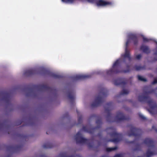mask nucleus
I'll return each mask as SVG.
<instances>
[{
    "label": "nucleus",
    "mask_w": 157,
    "mask_h": 157,
    "mask_svg": "<svg viewBox=\"0 0 157 157\" xmlns=\"http://www.w3.org/2000/svg\"><path fill=\"white\" fill-rule=\"evenodd\" d=\"M128 41H127V42L126 43V45H127L128 44Z\"/></svg>",
    "instance_id": "ddd939ff"
},
{
    "label": "nucleus",
    "mask_w": 157,
    "mask_h": 157,
    "mask_svg": "<svg viewBox=\"0 0 157 157\" xmlns=\"http://www.w3.org/2000/svg\"><path fill=\"white\" fill-rule=\"evenodd\" d=\"M107 4V2L104 0H98L96 1V4L98 6H105Z\"/></svg>",
    "instance_id": "f03ea898"
},
{
    "label": "nucleus",
    "mask_w": 157,
    "mask_h": 157,
    "mask_svg": "<svg viewBox=\"0 0 157 157\" xmlns=\"http://www.w3.org/2000/svg\"><path fill=\"white\" fill-rule=\"evenodd\" d=\"M100 97H98L96 99V101L97 102H98L100 100Z\"/></svg>",
    "instance_id": "0eeeda50"
},
{
    "label": "nucleus",
    "mask_w": 157,
    "mask_h": 157,
    "mask_svg": "<svg viewBox=\"0 0 157 157\" xmlns=\"http://www.w3.org/2000/svg\"><path fill=\"white\" fill-rule=\"evenodd\" d=\"M138 79L141 81H146V79L144 78L143 77L139 76L138 77Z\"/></svg>",
    "instance_id": "20e7f679"
},
{
    "label": "nucleus",
    "mask_w": 157,
    "mask_h": 157,
    "mask_svg": "<svg viewBox=\"0 0 157 157\" xmlns=\"http://www.w3.org/2000/svg\"><path fill=\"white\" fill-rule=\"evenodd\" d=\"M157 83V78L155 79L153 82V84H154Z\"/></svg>",
    "instance_id": "6e6552de"
},
{
    "label": "nucleus",
    "mask_w": 157,
    "mask_h": 157,
    "mask_svg": "<svg viewBox=\"0 0 157 157\" xmlns=\"http://www.w3.org/2000/svg\"><path fill=\"white\" fill-rule=\"evenodd\" d=\"M108 117H109V115H108Z\"/></svg>",
    "instance_id": "6ab92c4d"
},
{
    "label": "nucleus",
    "mask_w": 157,
    "mask_h": 157,
    "mask_svg": "<svg viewBox=\"0 0 157 157\" xmlns=\"http://www.w3.org/2000/svg\"><path fill=\"white\" fill-rule=\"evenodd\" d=\"M140 98H139V99L140 100V101H141L142 100H140Z\"/></svg>",
    "instance_id": "4468645a"
},
{
    "label": "nucleus",
    "mask_w": 157,
    "mask_h": 157,
    "mask_svg": "<svg viewBox=\"0 0 157 157\" xmlns=\"http://www.w3.org/2000/svg\"><path fill=\"white\" fill-rule=\"evenodd\" d=\"M148 154H151H151H154V153H148Z\"/></svg>",
    "instance_id": "9d476101"
},
{
    "label": "nucleus",
    "mask_w": 157,
    "mask_h": 157,
    "mask_svg": "<svg viewBox=\"0 0 157 157\" xmlns=\"http://www.w3.org/2000/svg\"><path fill=\"white\" fill-rule=\"evenodd\" d=\"M108 117H109V115H108Z\"/></svg>",
    "instance_id": "a211bd4d"
},
{
    "label": "nucleus",
    "mask_w": 157,
    "mask_h": 157,
    "mask_svg": "<svg viewBox=\"0 0 157 157\" xmlns=\"http://www.w3.org/2000/svg\"><path fill=\"white\" fill-rule=\"evenodd\" d=\"M148 48L146 46H143L141 47V49L144 52H147Z\"/></svg>",
    "instance_id": "7ed1b4c3"
},
{
    "label": "nucleus",
    "mask_w": 157,
    "mask_h": 157,
    "mask_svg": "<svg viewBox=\"0 0 157 157\" xmlns=\"http://www.w3.org/2000/svg\"><path fill=\"white\" fill-rule=\"evenodd\" d=\"M108 4H109V3H108Z\"/></svg>",
    "instance_id": "dca6fc26"
},
{
    "label": "nucleus",
    "mask_w": 157,
    "mask_h": 157,
    "mask_svg": "<svg viewBox=\"0 0 157 157\" xmlns=\"http://www.w3.org/2000/svg\"><path fill=\"white\" fill-rule=\"evenodd\" d=\"M113 142H117V140H113Z\"/></svg>",
    "instance_id": "f8f14e48"
},
{
    "label": "nucleus",
    "mask_w": 157,
    "mask_h": 157,
    "mask_svg": "<svg viewBox=\"0 0 157 157\" xmlns=\"http://www.w3.org/2000/svg\"><path fill=\"white\" fill-rule=\"evenodd\" d=\"M129 56V54L128 51L127 49H125V54L122 55L121 59H119L117 60L113 64V67H116L118 66L120 63H121L123 61V59L127 57H128Z\"/></svg>",
    "instance_id": "f257e3e1"
},
{
    "label": "nucleus",
    "mask_w": 157,
    "mask_h": 157,
    "mask_svg": "<svg viewBox=\"0 0 157 157\" xmlns=\"http://www.w3.org/2000/svg\"><path fill=\"white\" fill-rule=\"evenodd\" d=\"M143 40L145 41H148V39L144 36H143Z\"/></svg>",
    "instance_id": "1a4fd4ad"
},
{
    "label": "nucleus",
    "mask_w": 157,
    "mask_h": 157,
    "mask_svg": "<svg viewBox=\"0 0 157 157\" xmlns=\"http://www.w3.org/2000/svg\"><path fill=\"white\" fill-rule=\"evenodd\" d=\"M127 93H124V94H127Z\"/></svg>",
    "instance_id": "2eb2a0df"
},
{
    "label": "nucleus",
    "mask_w": 157,
    "mask_h": 157,
    "mask_svg": "<svg viewBox=\"0 0 157 157\" xmlns=\"http://www.w3.org/2000/svg\"><path fill=\"white\" fill-rule=\"evenodd\" d=\"M62 155H65V153H62Z\"/></svg>",
    "instance_id": "9b49d317"
},
{
    "label": "nucleus",
    "mask_w": 157,
    "mask_h": 157,
    "mask_svg": "<svg viewBox=\"0 0 157 157\" xmlns=\"http://www.w3.org/2000/svg\"><path fill=\"white\" fill-rule=\"evenodd\" d=\"M108 117H109V115H108Z\"/></svg>",
    "instance_id": "f3484780"
},
{
    "label": "nucleus",
    "mask_w": 157,
    "mask_h": 157,
    "mask_svg": "<svg viewBox=\"0 0 157 157\" xmlns=\"http://www.w3.org/2000/svg\"><path fill=\"white\" fill-rule=\"evenodd\" d=\"M141 57V56L140 55H138L136 56V58L137 59H140Z\"/></svg>",
    "instance_id": "423d86ee"
},
{
    "label": "nucleus",
    "mask_w": 157,
    "mask_h": 157,
    "mask_svg": "<svg viewBox=\"0 0 157 157\" xmlns=\"http://www.w3.org/2000/svg\"><path fill=\"white\" fill-rule=\"evenodd\" d=\"M115 149V147H109V151L114 150Z\"/></svg>",
    "instance_id": "39448f33"
}]
</instances>
